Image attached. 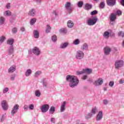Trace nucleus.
Here are the masks:
<instances>
[{"mask_svg":"<svg viewBox=\"0 0 124 124\" xmlns=\"http://www.w3.org/2000/svg\"><path fill=\"white\" fill-rule=\"evenodd\" d=\"M66 80L69 82V87L72 88L77 87L79 84V79L75 76L67 75L66 77Z\"/></svg>","mask_w":124,"mask_h":124,"instance_id":"f257e3e1","label":"nucleus"},{"mask_svg":"<svg viewBox=\"0 0 124 124\" xmlns=\"http://www.w3.org/2000/svg\"><path fill=\"white\" fill-rule=\"evenodd\" d=\"M65 8L69 14H70V13L72 12V10H73V8L71 7V3L70 2H66L65 4Z\"/></svg>","mask_w":124,"mask_h":124,"instance_id":"f03ea898","label":"nucleus"},{"mask_svg":"<svg viewBox=\"0 0 124 124\" xmlns=\"http://www.w3.org/2000/svg\"><path fill=\"white\" fill-rule=\"evenodd\" d=\"M76 58L78 59V60L83 59V58H84V52L80 50L78 51L76 53Z\"/></svg>","mask_w":124,"mask_h":124,"instance_id":"7ed1b4c3","label":"nucleus"},{"mask_svg":"<svg viewBox=\"0 0 124 124\" xmlns=\"http://www.w3.org/2000/svg\"><path fill=\"white\" fill-rule=\"evenodd\" d=\"M19 105L16 104L12 108L11 111V114L12 116H14L15 114H16L19 110Z\"/></svg>","mask_w":124,"mask_h":124,"instance_id":"20e7f679","label":"nucleus"},{"mask_svg":"<svg viewBox=\"0 0 124 124\" xmlns=\"http://www.w3.org/2000/svg\"><path fill=\"white\" fill-rule=\"evenodd\" d=\"M50 106L48 104H45L41 107V110L42 113H46L49 110Z\"/></svg>","mask_w":124,"mask_h":124,"instance_id":"39448f33","label":"nucleus"},{"mask_svg":"<svg viewBox=\"0 0 124 124\" xmlns=\"http://www.w3.org/2000/svg\"><path fill=\"white\" fill-rule=\"evenodd\" d=\"M1 105L3 110L6 111L8 109V105L6 100H3L1 102Z\"/></svg>","mask_w":124,"mask_h":124,"instance_id":"423d86ee","label":"nucleus"},{"mask_svg":"<svg viewBox=\"0 0 124 124\" xmlns=\"http://www.w3.org/2000/svg\"><path fill=\"white\" fill-rule=\"evenodd\" d=\"M65 105H66V102L64 101L61 103L60 107V111L61 112H64L65 111Z\"/></svg>","mask_w":124,"mask_h":124,"instance_id":"0eeeda50","label":"nucleus"},{"mask_svg":"<svg viewBox=\"0 0 124 124\" xmlns=\"http://www.w3.org/2000/svg\"><path fill=\"white\" fill-rule=\"evenodd\" d=\"M103 117V114L102 111H99L96 118V121H101Z\"/></svg>","mask_w":124,"mask_h":124,"instance_id":"6e6552de","label":"nucleus"},{"mask_svg":"<svg viewBox=\"0 0 124 124\" xmlns=\"http://www.w3.org/2000/svg\"><path fill=\"white\" fill-rule=\"evenodd\" d=\"M32 52L35 55H37V56H38L40 54V50H39V48L37 47H35L32 49Z\"/></svg>","mask_w":124,"mask_h":124,"instance_id":"1a4fd4ad","label":"nucleus"},{"mask_svg":"<svg viewBox=\"0 0 124 124\" xmlns=\"http://www.w3.org/2000/svg\"><path fill=\"white\" fill-rule=\"evenodd\" d=\"M107 3L109 6H113L116 4V0H107Z\"/></svg>","mask_w":124,"mask_h":124,"instance_id":"9d476101","label":"nucleus"},{"mask_svg":"<svg viewBox=\"0 0 124 124\" xmlns=\"http://www.w3.org/2000/svg\"><path fill=\"white\" fill-rule=\"evenodd\" d=\"M104 52H105V55H109L110 53L111 52V49L109 46H106L104 48Z\"/></svg>","mask_w":124,"mask_h":124,"instance_id":"9b49d317","label":"nucleus"},{"mask_svg":"<svg viewBox=\"0 0 124 124\" xmlns=\"http://www.w3.org/2000/svg\"><path fill=\"white\" fill-rule=\"evenodd\" d=\"M103 83V79L102 78H99L98 80L95 81L96 86H100Z\"/></svg>","mask_w":124,"mask_h":124,"instance_id":"f8f14e48","label":"nucleus"},{"mask_svg":"<svg viewBox=\"0 0 124 124\" xmlns=\"http://www.w3.org/2000/svg\"><path fill=\"white\" fill-rule=\"evenodd\" d=\"M115 68H120V67H122L124 66V63L123 62H116L114 64Z\"/></svg>","mask_w":124,"mask_h":124,"instance_id":"ddd939ff","label":"nucleus"},{"mask_svg":"<svg viewBox=\"0 0 124 124\" xmlns=\"http://www.w3.org/2000/svg\"><path fill=\"white\" fill-rule=\"evenodd\" d=\"M16 71V67L15 66H11L8 70V73H13Z\"/></svg>","mask_w":124,"mask_h":124,"instance_id":"4468645a","label":"nucleus"},{"mask_svg":"<svg viewBox=\"0 0 124 124\" xmlns=\"http://www.w3.org/2000/svg\"><path fill=\"white\" fill-rule=\"evenodd\" d=\"M93 108H92L91 113L86 115V116H85V119H86V120H89V119H91L92 118V116H93Z\"/></svg>","mask_w":124,"mask_h":124,"instance_id":"2eb2a0df","label":"nucleus"},{"mask_svg":"<svg viewBox=\"0 0 124 124\" xmlns=\"http://www.w3.org/2000/svg\"><path fill=\"white\" fill-rule=\"evenodd\" d=\"M87 25L89 26H93V18H89L87 21Z\"/></svg>","mask_w":124,"mask_h":124,"instance_id":"dca6fc26","label":"nucleus"},{"mask_svg":"<svg viewBox=\"0 0 124 124\" xmlns=\"http://www.w3.org/2000/svg\"><path fill=\"white\" fill-rule=\"evenodd\" d=\"M93 72V70L92 69H83V73H85L86 74H91Z\"/></svg>","mask_w":124,"mask_h":124,"instance_id":"f3484780","label":"nucleus"},{"mask_svg":"<svg viewBox=\"0 0 124 124\" xmlns=\"http://www.w3.org/2000/svg\"><path fill=\"white\" fill-rule=\"evenodd\" d=\"M116 15L114 14H111L109 17L110 21H111V22H114V21L116 20Z\"/></svg>","mask_w":124,"mask_h":124,"instance_id":"a211bd4d","label":"nucleus"},{"mask_svg":"<svg viewBox=\"0 0 124 124\" xmlns=\"http://www.w3.org/2000/svg\"><path fill=\"white\" fill-rule=\"evenodd\" d=\"M55 111H56V108H55V107L52 106L50 107L49 110V113L50 114H54V113H55Z\"/></svg>","mask_w":124,"mask_h":124,"instance_id":"6ab92c4d","label":"nucleus"},{"mask_svg":"<svg viewBox=\"0 0 124 124\" xmlns=\"http://www.w3.org/2000/svg\"><path fill=\"white\" fill-rule=\"evenodd\" d=\"M34 38H38L39 37V32L37 30H34Z\"/></svg>","mask_w":124,"mask_h":124,"instance_id":"aec40b11","label":"nucleus"},{"mask_svg":"<svg viewBox=\"0 0 124 124\" xmlns=\"http://www.w3.org/2000/svg\"><path fill=\"white\" fill-rule=\"evenodd\" d=\"M32 71L30 69H28L27 70V71L25 72V76L26 77H29L31 74Z\"/></svg>","mask_w":124,"mask_h":124,"instance_id":"412c9836","label":"nucleus"},{"mask_svg":"<svg viewBox=\"0 0 124 124\" xmlns=\"http://www.w3.org/2000/svg\"><path fill=\"white\" fill-rule=\"evenodd\" d=\"M29 15H30V16H34V15H35V10L31 9V10L29 11Z\"/></svg>","mask_w":124,"mask_h":124,"instance_id":"4be33fe9","label":"nucleus"},{"mask_svg":"<svg viewBox=\"0 0 124 124\" xmlns=\"http://www.w3.org/2000/svg\"><path fill=\"white\" fill-rule=\"evenodd\" d=\"M89 48V46L87 43H84L82 46H81V49L82 50H87V49Z\"/></svg>","mask_w":124,"mask_h":124,"instance_id":"5701e85b","label":"nucleus"},{"mask_svg":"<svg viewBox=\"0 0 124 124\" xmlns=\"http://www.w3.org/2000/svg\"><path fill=\"white\" fill-rule=\"evenodd\" d=\"M67 26L68 28H73V26H74V23L71 20H69L67 23Z\"/></svg>","mask_w":124,"mask_h":124,"instance_id":"b1692460","label":"nucleus"},{"mask_svg":"<svg viewBox=\"0 0 124 124\" xmlns=\"http://www.w3.org/2000/svg\"><path fill=\"white\" fill-rule=\"evenodd\" d=\"M34 93L35 96H37V97H40V95H41V93H40V91L39 90H36Z\"/></svg>","mask_w":124,"mask_h":124,"instance_id":"393cba45","label":"nucleus"},{"mask_svg":"<svg viewBox=\"0 0 124 124\" xmlns=\"http://www.w3.org/2000/svg\"><path fill=\"white\" fill-rule=\"evenodd\" d=\"M67 46H68V43H64L61 45L60 48L62 49H64V48H66Z\"/></svg>","mask_w":124,"mask_h":124,"instance_id":"a878e982","label":"nucleus"},{"mask_svg":"<svg viewBox=\"0 0 124 124\" xmlns=\"http://www.w3.org/2000/svg\"><path fill=\"white\" fill-rule=\"evenodd\" d=\"M109 35H110V33L108 31H105L104 33V37H105V38H109Z\"/></svg>","mask_w":124,"mask_h":124,"instance_id":"bb28decb","label":"nucleus"},{"mask_svg":"<svg viewBox=\"0 0 124 124\" xmlns=\"http://www.w3.org/2000/svg\"><path fill=\"white\" fill-rule=\"evenodd\" d=\"M85 8L86 10H89V9H92V5L87 3L85 4Z\"/></svg>","mask_w":124,"mask_h":124,"instance_id":"cd10ccee","label":"nucleus"},{"mask_svg":"<svg viewBox=\"0 0 124 124\" xmlns=\"http://www.w3.org/2000/svg\"><path fill=\"white\" fill-rule=\"evenodd\" d=\"M13 43H14V39H10L7 41V44H9V45H13Z\"/></svg>","mask_w":124,"mask_h":124,"instance_id":"c85d7f7f","label":"nucleus"},{"mask_svg":"<svg viewBox=\"0 0 124 124\" xmlns=\"http://www.w3.org/2000/svg\"><path fill=\"white\" fill-rule=\"evenodd\" d=\"M5 21V19L4 17L1 16L0 17V24L3 25L4 24V21Z\"/></svg>","mask_w":124,"mask_h":124,"instance_id":"c756f323","label":"nucleus"},{"mask_svg":"<svg viewBox=\"0 0 124 124\" xmlns=\"http://www.w3.org/2000/svg\"><path fill=\"white\" fill-rule=\"evenodd\" d=\"M16 77V75L15 74H12L10 77L11 81H14V80H15Z\"/></svg>","mask_w":124,"mask_h":124,"instance_id":"7c9ffc66","label":"nucleus"},{"mask_svg":"<svg viewBox=\"0 0 124 124\" xmlns=\"http://www.w3.org/2000/svg\"><path fill=\"white\" fill-rule=\"evenodd\" d=\"M4 15H5V16H11V12L10 11H5L4 13Z\"/></svg>","mask_w":124,"mask_h":124,"instance_id":"2f4dec72","label":"nucleus"},{"mask_svg":"<svg viewBox=\"0 0 124 124\" xmlns=\"http://www.w3.org/2000/svg\"><path fill=\"white\" fill-rule=\"evenodd\" d=\"M35 22H36V18H32L30 21V24L32 26V25H34V24L35 23Z\"/></svg>","mask_w":124,"mask_h":124,"instance_id":"473e14b6","label":"nucleus"},{"mask_svg":"<svg viewBox=\"0 0 124 124\" xmlns=\"http://www.w3.org/2000/svg\"><path fill=\"white\" fill-rule=\"evenodd\" d=\"M83 4H84V3H83V1H79L78 2V7L81 8L82 6H83Z\"/></svg>","mask_w":124,"mask_h":124,"instance_id":"72a5a7b5","label":"nucleus"},{"mask_svg":"<svg viewBox=\"0 0 124 124\" xmlns=\"http://www.w3.org/2000/svg\"><path fill=\"white\" fill-rule=\"evenodd\" d=\"M40 74H41V71H37L35 73L34 77H38V76H39Z\"/></svg>","mask_w":124,"mask_h":124,"instance_id":"f704fd0d","label":"nucleus"},{"mask_svg":"<svg viewBox=\"0 0 124 124\" xmlns=\"http://www.w3.org/2000/svg\"><path fill=\"white\" fill-rule=\"evenodd\" d=\"M73 43L75 45H78V44H79V43H80V41L79 40V39H76L74 41Z\"/></svg>","mask_w":124,"mask_h":124,"instance_id":"c9c22d12","label":"nucleus"},{"mask_svg":"<svg viewBox=\"0 0 124 124\" xmlns=\"http://www.w3.org/2000/svg\"><path fill=\"white\" fill-rule=\"evenodd\" d=\"M118 35H119V36H120L121 37H124V31H121L119 32Z\"/></svg>","mask_w":124,"mask_h":124,"instance_id":"e433bc0d","label":"nucleus"},{"mask_svg":"<svg viewBox=\"0 0 124 124\" xmlns=\"http://www.w3.org/2000/svg\"><path fill=\"white\" fill-rule=\"evenodd\" d=\"M50 31H51V27H50L49 25H47V28H46V33L50 32Z\"/></svg>","mask_w":124,"mask_h":124,"instance_id":"4c0bfd02","label":"nucleus"},{"mask_svg":"<svg viewBox=\"0 0 124 124\" xmlns=\"http://www.w3.org/2000/svg\"><path fill=\"white\" fill-rule=\"evenodd\" d=\"M4 40H5V37L2 36L0 38V43H2V42H3Z\"/></svg>","mask_w":124,"mask_h":124,"instance_id":"58836bf2","label":"nucleus"},{"mask_svg":"<svg viewBox=\"0 0 124 124\" xmlns=\"http://www.w3.org/2000/svg\"><path fill=\"white\" fill-rule=\"evenodd\" d=\"M104 6H105V3H104V2H101L100 3V8H104Z\"/></svg>","mask_w":124,"mask_h":124,"instance_id":"ea45409f","label":"nucleus"},{"mask_svg":"<svg viewBox=\"0 0 124 124\" xmlns=\"http://www.w3.org/2000/svg\"><path fill=\"white\" fill-rule=\"evenodd\" d=\"M52 40L53 41V42H56L57 41V36L53 35L52 36Z\"/></svg>","mask_w":124,"mask_h":124,"instance_id":"a19ab883","label":"nucleus"},{"mask_svg":"<svg viewBox=\"0 0 124 124\" xmlns=\"http://www.w3.org/2000/svg\"><path fill=\"white\" fill-rule=\"evenodd\" d=\"M8 91H9V89L7 87L5 88L3 90V93H7Z\"/></svg>","mask_w":124,"mask_h":124,"instance_id":"79ce46f5","label":"nucleus"},{"mask_svg":"<svg viewBox=\"0 0 124 124\" xmlns=\"http://www.w3.org/2000/svg\"><path fill=\"white\" fill-rule=\"evenodd\" d=\"M84 73V70H82L81 71H77V75H81L83 74Z\"/></svg>","mask_w":124,"mask_h":124,"instance_id":"37998d69","label":"nucleus"},{"mask_svg":"<svg viewBox=\"0 0 124 124\" xmlns=\"http://www.w3.org/2000/svg\"><path fill=\"white\" fill-rule=\"evenodd\" d=\"M34 108V105L33 104H31L29 105V109L30 110H33Z\"/></svg>","mask_w":124,"mask_h":124,"instance_id":"c03bdc74","label":"nucleus"},{"mask_svg":"<svg viewBox=\"0 0 124 124\" xmlns=\"http://www.w3.org/2000/svg\"><path fill=\"white\" fill-rule=\"evenodd\" d=\"M23 108L25 111H28V110H29V106L28 105H25Z\"/></svg>","mask_w":124,"mask_h":124,"instance_id":"a18cd8bd","label":"nucleus"},{"mask_svg":"<svg viewBox=\"0 0 124 124\" xmlns=\"http://www.w3.org/2000/svg\"><path fill=\"white\" fill-rule=\"evenodd\" d=\"M114 82L113 81H111L109 82L108 85L109 87H113V86H114Z\"/></svg>","mask_w":124,"mask_h":124,"instance_id":"49530a36","label":"nucleus"},{"mask_svg":"<svg viewBox=\"0 0 124 124\" xmlns=\"http://www.w3.org/2000/svg\"><path fill=\"white\" fill-rule=\"evenodd\" d=\"M98 19L96 17H93V25L94 24H96V22H97Z\"/></svg>","mask_w":124,"mask_h":124,"instance_id":"de8ad7c7","label":"nucleus"},{"mask_svg":"<svg viewBox=\"0 0 124 124\" xmlns=\"http://www.w3.org/2000/svg\"><path fill=\"white\" fill-rule=\"evenodd\" d=\"M4 120H5V117H4V115H2L1 119H0V122L2 123Z\"/></svg>","mask_w":124,"mask_h":124,"instance_id":"09e8293b","label":"nucleus"},{"mask_svg":"<svg viewBox=\"0 0 124 124\" xmlns=\"http://www.w3.org/2000/svg\"><path fill=\"white\" fill-rule=\"evenodd\" d=\"M50 122H51L52 124H55L56 122V119L55 118H51L50 119Z\"/></svg>","mask_w":124,"mask_h":124,"instance_id":"8fccbe9b","label":"nucleus"},{"mask_svg":"<svg viewBox=\"0 0 124 124\" xmlns=\"http://www.w3.org/2000/svg\"><path fill=\"white\" fill-rule=\"evenodd\" d=\"M17 31L18 30H17V28H13L12 29V31H13V33H16V32H17Z\"/></svg>","mask_w":124,"mask_h":124,"instance_id":"3c124183","label":"nucleus"},{"mask_svg":"<svg viewBox=\"0 0 124 124\" xmlns=\"http://www.w3.org/2000/svg\"><path fill=\"white\" fill-rule=\"evenodd\" d=\"M116 14H117V15H118L119 16L122 15V11H119V10L117 11L116 12Z\"/></svg>","mask_w":124,"mask_h":124,"instance_id":"603ef678","label":"nucleus"},{"mask_svg":"<svg viewBox=\"0 0 124 124\" xmlns=\"http://www.w3.org/2000/svg\"><path fill=\"white\" fill-rule=\"evenodd\" d=\"M88 78V76L87 75L83 76L82 78V80H86Z\"/></svg>","mask_w":124,"mask_h":124,"instance_id":"864d4df0","label":"nucleus"},{"mask_svg":"<svg viewBox=\"0 0 124 124\" xmlns=\"http://www.w3.org/2000/svg\"><path fill=\"white\" fill-rule=\"evenodd\" d=\"M6 7L8 9H9V8H10V3H8L6 5Z\"/></svg>","mask_w":124,"mask_h":124,"instance_id":"5fc2aeb1","label":"nucleus"},{"mask_svg":"<svg viewBox=\"0 0 124 124\" xmlns=\"http://www.w3.org/2000/svg\"><path fill=\"white\" fill-rule=\"evenodd\" d=\"M124 81L123 79H120L119 80V83L120 84H124Z\"/></svg>","mask_w":124,"mask_h":124,"instance_id":"6e6d98bb","label":"nucleus"},{"mask_svg":"<svg viewBox=\"0 0 124 124\" xmlns=\"http://www.w3.org/2000/svg\"><path fill=\"white\" fill-rule=\"evenodd\" d=\"M108 103V101H107L106 100H104V104H107Z\"/></svg>","mask_w":124,"mask_h":124,"instance_id":"4d7b16f0","label":"nucleus"},{"mask_svg":"<svg viewBox=\"0 0 124 124\" xmlns=\"http://www.w3.org/2000/svg\"><path fill=\"white\" fill-rule=\"evenodd\" d=\"M121 4L124 6V0H121Z\"/></svg>","mask_w":124,"mask_h":124,"instance_id":"13d9d810","label":"nucleus"},{"mask_svg":"<svg viewBox=\"0 0 124 124\" xmlns=\"http://www.w3.org/2000/svg\"><path fill=\"white\" fill-rule=\"evenodd\" d=\"M44 87H47V83L45 82H43Z\"/></svg>","mask_w":124,"mask_h":124,"instance_id":"bf43d9fd","label":"nucleus"},{"mask_svg":"<svg viewBox=\"0 0 124 124\" xmlns=\"http://www.w3.org/2000/svg\"><path fill=\"white\" fill-rule=\"evenodd\" d=\"M97 13H98L97 11H96V10L93 11V15H95V14H97Z\"/></svg>","mask_w":124,"mask_h":124,"instance_id":"052dcab7","label":"nucleus"},{"mask_svg":"<svg viewBox=\"0 0 124 124\" xmlns=\"http://www.w3.org/2000/svg\"><path fill=\"white\" fill-rule=\"evenodd\" d=\"M21 31H25V28H23V27H22L21 29H20Z\"/></svg>","mask_w":124,"mask_h":124,"instance_id":"680f3d73","label":"nucleus"},{"mask_svg":"<svg viewBox=\"0 0 124 124\" xmlns=\"http://www.w3.org/2000/svg\"><path fill=\"white\" fill-rule=\"evenodd\" d=\"M35 1H36V2H41V0H34Z\"/></svg>","mask_w":124,"mask_h":124,"instance_id":"e2e57ef3","label":"nucleus"},{"mask_svg":"<svg viewBox=\"0 0 124 124\" xmlns=\"http://www.w3.org/2000/svg\"><path fill=\"white\" fill-rule=\"evenodd\" d=\"M68 117V115L67 114H66L64 115V118H67Z\"/></svg>","mask_w":124,"mask_h":124,"instance_id":"0e129e2a","label":"nucleus"},{"mask_svg":"<svg viewBox=\"0 0 124 124\" xmlns=\"http://www.w3.org/2000/svg\"><path fill=\"white\" fill-rule=\"evenodd\" d=\"M89 82H93V79H89L88 80Z\"/></svg>","mask_w":124,"mask_h":124,"instance_id":"69168bd1","label":"nucleus"},{"mask_svg":"<svg viewBox=\"0 0 124 124\" xmlns=\"http://www.w3.org/2000/svg\"><path fill=\"white\" fill-rule=\"evenodd\" d=\"M117 62H123L122 61L119 60Z\"/></svg>","mask_w":124,"mask_h":124,"instance_id":"338daca9","label":"nucleus"},{"mask_svg":"<svg viewBox=\"0 0 124 124\" xmlns=\"http://www.w3.org/2000/svg\"><path fill=\"white\" fill-rule=\"evenodd\" d=\"M96 109L95 108L94 109V110H93V114H95V110Z\"/></svg>","mask_w":124,"mask_h":124,"instance_id":"774afa93","label":"nucleus"}]
</instances>
